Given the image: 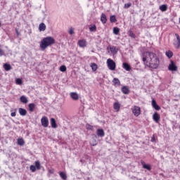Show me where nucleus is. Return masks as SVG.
<instances>
[{
  "label": "nucleus",
  "instance_id": "f257e3e1",
  "mask_svg": "<svg viewBox=\"0 0 180 180\" xmlns=\"http://www.w3.org/2000/svg\"><path fill=\"white\" fill-rule=\"evenodd\" d=\"M141 58L143 65L146 68L157 70L160 67V58L157 53L151 51H145L141 54Z\"/></svg>",
  "mask_w": 180,
  "mask_h": 180
},
{
  "label": "nucleus",
  "instance_id": "f03ea898",
  "mask_svg": "<svg viewBox=\"0 0 180 180\" xmlns=\"http://www.w3.org/2000/svg\"><path fill=\"white\" fill-rule=\"evenodd\" d=\"M55 44L56 39L53 37H46L41 41L40 48L41 50H46L47 47H50V46H53Z\"/></svg>",
  "mask_w": 180,
  "mask_h": 180
},
{
  "label": "nucleus",
  "instance_id": "7ed1b4c3",
  "mask_svg": "<svg viewBox=\"0 0 180 180\" xmlns=\"http://www.w3.org/2000/svg\"><path fill=\"white\" fill-rule=\"evenodd\" d=\"M131 110L136 117H139V116L141 115V108L137 105H134L131 108Z\"/></svg>",
  "mask_w": 180,
  "mask_h": 180
},
{
  "label": "nucleus",
  "instance_id": "20e7f679",
  "mask_svg": "<svg viewBox=\"0 0 180 180\" xmlns=\"http://www.w3.org/2000/svg\"><path fill=\"white\" fill-rule=\"evenodd\" d=\"M35 165H32L30 167V171H32V172H36V170L37 169V171H39V169H41V165L40 164V161L37 160L34 162Z\"/></svg>",
  "mask_w": 180,
  "mask_h": 180
},
{
  "label": "nucleus",
  "instance_id": "39448f33",
  "mask_svg": "<svg viewBox=\"0 0 180 180\" xmlns=\"http://www.w3.org/2000/svg\"><path fill=\"white\" fill-rule=\"evenodd\" d=\"M107 65L111 71H115V70H116V63L110 58L107 60Z\"/></svg>",
  "mask_w": 180,
  "mask_h": 180
},
{
  "label": "nucleus",
  "instance_id": "423d86ee",
  "mask_svg": "<svg viewBox=\"0 0 180 180\" xmlns=\"http://www.w3.org/2000/svg\"><path fill=\"white\" fill-rule=\"evenodd\" d=\"M41 123L43 127H49V118L46 116L42 117L41 119Z\"/></svg>",
  "mask_w": 180,
  "mask_h": 180
},
{
  "label": "nucleus",
  "instance_id": "0eeeda50",
  "mask_svg": "<svg viewBox=\"0 0 180 180\" xmlns=\"http://www.w3.org/2000/svg\"><path fill=\"white\" fill-rule=\"evenodd\" d=\"M170 64L169 65L168 70L169 71H178V67L176 65H175V63H174V60L170 61Z\"/></svg>",
  "mask_w": 180,
  "mask_h": 180
},
{
  "label": "nucleus",
  "instance_id": "6e6552de",
  "mask_svg": "<svg viewBox=\"0 0 180 180\" xmlns=\"http://www.w3.org/2000/svg\"><path fill=\"white\" fill-rule=\"evenodd\" d=\"M175 36L176 37V41H174V46L175 49H179L180 47V37L179 34H175Z\"/></svg>",
  "mask_w": 180,
  "mask_h": 180
},
{
  "label": "nucleus",
  "instance_id": "1a4fd4ad",
  "mask_svg": "<svg viewBox=\"0 0 180 180\" xmlns=\"http://www.w3.org/2000/svg\"><path fill=\"white\" fill-rule=\"evenodd\" d=\"M77 44L79 46V47H86L87 46V42H86V39H79L77 42Z\"/></svg>",
  "mask_w": 180,
  "mask_h": 180
},
{
  "label": "nucleus",
  "instance_id": "9d476101",
  "mask_svg": "<svg viewBox=\"0 0 180 180\" xmlns=\"http://www.w3.org/2000/svg\"><path fill=\"white\" fill-rule=\"evenodd\" d=\"M153 119L155 123H159L160 122V119H161V117L160 116V114L158 112H155L154 114L153 115Z\"/></svg>",
  "mask_w": 180,
  "mask_h": 180
},
{
  "label": "nucleus",
  "instance_id": "9b49d317",
  "mask_svg": "<svg viewBox=\"0 0 180 180\" xmlns=\"http://www.w3.org/2000/svg\"><path fill=\"white\" fill-rule=\"evenodd\" d=\"M121 91L124 95H129L130 94V89L127 86H123L121 89Z\"/></svg>",
  "mask_w": 180,
  "mask_h": 180
},
{
  "label": "nucleus",
  "instance_id": "f8f14e48",
  "mask_svg": "<svg viewBox=\"0 0 180 180\" xmlns=\"http://www.w3.org/2000/svg\"><path fill=\"white\" fill-rule=\"evenodd\" d=\"M70 96L73 101H78V99H79V96L78 94H77V92H71L70 94Z\"/></svg>",
  "mask_w": 180,
  "mask_h": 180
},
{
  "label": "nucleus",
  "instance_id": "ddd939ff",
  "mask_svg": "<svg viewBox=\"0 0 180 180\" xmlns=\"http://www.w3.org/2000/svg\"><path fill=\"white\" fill-rule=\"evenodd\" d=\"M141 164L143 168H144V169H148V171H151V165L146 164V162H144L143 160H141Z\"/></svg>",
  "mask_w": 180,
  "mask_h": 180
},
{
  "label": "nucleus",
  "instance_id": "4468645a",
  "mask_svg": "<svg viewBox=\"0 0 180 180\" xmlns=\"http://www.w3.org/2000/svg\"><path fill=\"white\" fill-rule=\"evenodd\" d=\"M96 134L98 136V137H105V131H103L102 129H98L96 131Z\"/></svg>",
  "mask_w": 180,
  "mask_h": 180
},
{
  "label": "nucleus",
  "instance_id": "2eb2a0df",
  "mask_svg": "<svg viewBox=\"0 0 180 180\" xmlns=\"http://www.w3.org/2000/svg\"><path fill=\"white\" fill-rule=\"evenodd\" d=\"M152 106H153V108H154V109H155V110H161V107H160V105H157V101H155V100L152 101Z\"/></svg>",
  "mask_w": 180,
  "mask_h": 180
},
{
  "label": "nucleus",
  "instance_id": "dca6fc26",
  "mask_svg": "<svg viewBox=\"0 0 180 180\" xmlns=\"http://www.w3.org/2000/svg\"><path fill=\"white\" fill-rule=\"evenodd\" d=\"M18 112L20 116H26V115H27V111L25 109L22 108H20L18 109Z\"/></svg>",
  "mask_w": 180,
  "mask_h": 180
},
{
  "label": "nucleus",
  "instance_id": "f3484780",
  "mask_svg": "<svg viewBox=\"0 0 180 180\" xmlns=\"http://www.w3.org/2000/svg\"><path fill=\"white\" fill-rule=\"evenodd\" d=\"M101 22L103 25L108 22V18H106V15L105 13H102L101 16Z\"/></svg>",
  "mask_w": 180,
  "mask_h": 180
},
{
  "label": "nucleus",
  "instance_id": "a211bd4d",
  "mask_svg": "<svg viewBox=\"0 0 180 180\" xmlns=\"http://www.w3.org/2000/svg\"><path fill=\"white\" fill-rule=\"evenodd\" d=\"M113 109L116 110V112H120V104L119 102H115L113 104Z\"/></svg>",
  "mask_w": 180,
  "mask_h": 180
},
{
  "label": "nucleus",
  "instance_id": "6ab92c4d",
  "mask_svg": "<svg viewBox=\"0 0 180 180\" xmlns=\"http://www.w3.org/2000/svg\"><path fill=\"white\" fill-rule=\"evenodd\" d=\"M122 67H123L124 70H126V71H130L131 70V67L127 63H124L122 64Z\"/></svg>",
  "mask_w": 180,
  "mask_h": 180
},
{
  "label": "nucleus",
  "instance_id": "aec40b11",
  "mask_svg": "<svg viewBox=\"0 0 180 180\" xmlns=\"http://www.w3.org/2000/svg\"><path fill=\"white\" fill-rule=\"evenodd\" d=\"M51 126L53 129H57V122H56V119H51Z\"/></svg>",
  "mask_w": 180,
  "mask_h": 180
},
{
  "label": "nucleus",
  "instance_id": "412c9836",
  "mask_svg": "<svg viewBox=\"0 0 180 180\" xmlns=\"http://www.w3.org/2000/svg\"><path fill=\"white\" fill-rule=\"evenodd\" d=\"M3 67L5 70V71H11V70H12V66L8 63H4Z\"/></svg>",
  "mask_w": 180,
  "mask_h": 180
},
{
  "label": "nucleus",
  "instance_id": "4be33fe9",
  "mask_svg": "<svg viewBox=\"0 0 180 180\" xmlns=\"http://www.w3.org/2000/svg\"><path fill=\"white\" fill-rule=\"evenodd\" d=\"M30 112H34V109H36V104L34 103H30L28 105Z\"/></svg>",
  "mask_w": 180,
  "mask_h": 180
},
{
  "label": "nucleus",
  "instance_id": "5701e85b",
  "mask_svg": "<svg viewBox=\"0 0 180 180\" xmlns=\"http://www.w3.org/2000/svg\"><path fill=\"white\" fill-rule=\"evenodd\" d=\"M39 32H44L46 30V24L44 22L39 24Z\"/></svg>",
  "mask_w": 180,
  "mask_h": 180
},
{
  "label": "nucleus",
  "instance_id": "b1692460",
  "mask_svg": "<svg viewBox=\"0 0 180 180\" xmlns=\"http://www.w3.org/2000/svg\"><path fill=\"white\" fill-rule=\"evenodd\" d=\"M17 144L18 146H25V140L23 139V138H19L17 140Z\"/></svg>",
  "mask_w": 180,
  "mask_h": 180
},
{
  "label": "nucleus",
  "instance_id": "393cba45",
  "mask_svg": "<svg viewBox=\"0 0 180 180\" xmlns=\"http://www.w3.org/2000/svg\"><path fill=\"white\" fill-rule=\"evenodd\" d=\"M90 67H91L92 71H94V72H95V71H96V70H98V65H96V63H91L90 64Z\"/></svg>",
  "mask_w": 180,
  "mask_h": 180
},
{
  "label": "nucleus",
  "instance_id": "a878e982",
  "mask_svg": "<svg viewBox=\"0 0 180 180\" xmlns=\"http://www.w3.org/2000/svg\"><path fill=\"white\" fill-rule=\"evenodd\" d=\"M112 82H113V85H115V86H120V80H119V79H117V78H114L112 80Z\"/></svg>",
  "mask_w": 180,
  "mask_h": 180
},
{
  "label": "nucleus",
  "instance_id": "bb28decb",
  "mask_svg": "<svg viewBox=\"0 0 180 180\" xmlns=\"http://www.w3.org/2000/svg\"><path fill=\"white\" fill-rule=\"evenodd\" d=\"M20 101L22 103H27L29 102V101L27 100V98H26V96H22L20 98Z\"/></svg>",
  "mask_w": 180,
  "mask_h": 180
},
{
  "label": "nucleus",
  "instance_id": "cd10ccee",
  "mask_svg": "<svg viewBox=\"0 0 180 180\" xmlns=\"http://www.w3.org/2000/svg\"><path fill=\"white\" fill-rule=\"evenodd\" d=\"M165 56H167L169 58H172V56H174V53L172 51H167L165 53Z\"/></svg>",
  "mask_w": 180,
  "mask_h": 180
},
{
  "label": "nucleus",
  "instance_id": "c85d7f7f",
  "mask_svg": "<svg viewBox=\"0 0 180 180\" xmlns=\"http://www.w3.org/2000/svg\"><path fill=\"white\" fill-rule=\"evenodd\" d=\"M160 9L162 12H165L168 9V6H167V4H163L160 6Z\"/></svg>",
  "mask_w": 180,
  "mask_h": 180
},
{
  "label": "nucleus",
  "instance_id": "c756f323",
  "mask_svg": "<svg viewBox=\"0 0 180 180\" xmlns=\"http://www.w3.org/2000/svg\"><path fill=\"white\" fill-rule=\"evenodd\" d=\"M59 175H60V178H62L63 180L67 179V174H65V172H60Z\"/></svg>",
  "mask_w": 180,
  "mask_h": 180
},
{
  "label": "nucleus",
  "instance_id": "7c9ffc66",
  "mask_svg": "<svg viewBox=\"0 0 180 180\" xmlns=\"http://www.w3.org/2000/svg\"><path fill=\"white\" fill-rule=\"evenodd\" d=\"M110 22H111V23H116L117 22V20H116V15H111L110 17Z\"/></svg>",
  "mask_w": 180,
  "mask_h": 180
},
{
  "label": "nucleus",
  "instance_id": "2f4dec72",
  "mask_svg": "<svg viewBox=\"0 0 180 180\" xmlns=\"http://www.w3.org/2000/svg\"><path fill=\"white\" fill-rule=\"evenodd\" d=\"M110 51L112 53V54H116L117 53V49L115 46H110Z\"/></svg>",
  "mask_w": 180,
  "mask_h": 180
},
{
  "label": "nucleus",
  "instance_id": "473e14b6",
  "mask_svg": "<svg viewBox=\"0 0 180 180\" xmlns=\"http://www.w3.org/2000/svg\"><path fill=\"white\" fill-rule=\"evenodd\" d=\"M120 32V29L117 27H115L113 28V33L114 34H119V32Z\"/></svg>",
  "mask_w": 180,
  "mask_h": 180
},
{
  "label": "nucleus",
  "instance_id": "72a5a7b5",
  "mask_svg": "<svg viewBox=\"0 0 180 180\" xmlns=\"http://www.w3.org/2000/svg\"><path fill=\"white\" fill-rule=\"evenodd\" d=\"M86 130H91V131H94V126H92L89 124H86Z\"/></svg>",
  "mask_w": 180,
  "mask_h": 180
},
{
  "label": "nucleus",
  "instance_id": "f704fd0d",
  "mask_svg": "<svg viewBox=\"0 0 180 180\" xmlns=\"http://www.w3.org/2000/svg\"><path fill=\"white\" fill-rule=\"evenodd\" d=\"M89 30L90 32H96V25H90Z\"/></svg>",
  "mask_w": 180,
  "mask_h": 180
},
{
  "label": "nucleus",
  "instance_id": "c9c22d12",
  "mask_svg": "<svg viewBox=\"0 0 180 180\" xmlns=\"http://www.w3.org/2000/svg\"><path fill=\"white\" fill-rule=\"evenodd\" d=\"M128 33L130 37H132V39H136V34H134V32H133V31L129 30Z\"/></svg>",
  "mask_w": 180,
  "mask_h": 180
},
{
  "label": "nucleus",
  "instance_id": "e433bc0d",
  "mask_svg": "<svg viewBox=\"0 0 180 180\" xmlns=\"http://www.w3.org/2000/svg\"><path fill=\"white\" fill-rule=\"evenodd\" d=\"M59 70L61 72H65V71H67V67H65V65H61Z\"/></svg>",
  "mask_w": 180,
  "mask_h": 180
},
{
  "label": "nucleus",
  "instance_id": "4c0bfd02",
  "mask_svg": "<svg viewBox=\"0 0 180 180\" xmlns=\"http://www.w3.org/2000/svg\"><path fill=\"white\" fill-rule=\"evenodd\" d=\"M11 117H15V116H16V112H17L16 108L14 110H11Z\"/></svg>",
  "mask_w": 180,
  "mask_h": 180
},
{
  "label": "nucleus",
  "instance_id": "58836bf2",
  "mask_svg": "<svg viewBox=\"0 0 180 180\" xmlns=\"http://www.w3.org/2000/svg\"><path fill=\"white\" fill-rule=\"evenodd\" d=\"M130 6H131V3H128V4H124L125 9H129V8H130Z\"/></svg>",
  "mask_w": 180,
  "mask_h": 180
},
{
  "label": "nucleus",
  "instance_id": "ea45409f",
  "mask_svg": "<svg viewBox=\"0 0 180 180\" xmlns=\"http://www.w3.org/2000/svg\"><path fill=\"white\" fill-rule=\"evenodd\" d=\"M15 82L18 85H22V80L20 79H16Z\"/></svg>",
  "mask_w": 180,
  "mask_h": 180
},
{
  "label": "nucleus",
  "instance_id": "a19ab883",
  "mask_svg": "<svg viewBox=\"0 0 180 180\" xmlns=\"http://www.w3.org/2000/svg\"><path fill=\"white\" fill-rule=\"evenodd\" d=\"M69 34H74V28L70 27V28L69 29Z\"/></svg>",
  "mask_w": 180,
  "mask_h": 180
},
{
  "label": "nucleus",
  "instance_id": "79ce46f5",
  "mask_svg": "<svg viewBox=\"0 0 180 180\" xmlns=\"http://www.w3.org/2000/svg\"><path fill=\"white\" fill-rule=\"evenodd\" d=\"M4 54H5V53L4 52V50L0 49V57H2V56H4Z\"/></svg>",
  "mask_w": 180,
  "mask_h": 180
},
{
  "label": "nucleus",
  "instance_id": "37998d69",
  "mask_svg": "<svg viewBox=\"0 0 180 180\" xmlns=\"http://www.w3.org/2000/svg\"><path fill=\"white\" fill-rule=\"evenodd\" d=\"M15 32L18 37L20 36V32H19V31L17 29L15 30Z\"/></svg>",
  "mask_w": 180,
  "mask_h": 180
},
{
  "label": "nucleus",
  "instance_id": "c03bdc74",
  "mask_svg": "<svg viewBox=\"0 0 180 180\" xmlns=\"http://www.w3.org/2000/svg\"><path fill=\"white\" fill-rule=\"evenodd\" d=\"M92 146H96V144H93Z\"/></svg>",
  "mask_w": 180,
  "mask_h": 180
}]
</instances>
